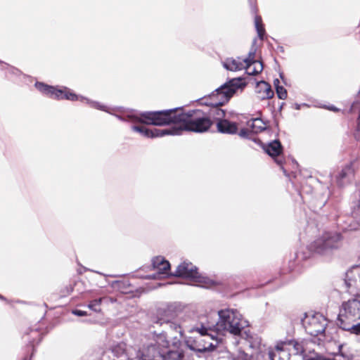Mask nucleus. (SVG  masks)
<instances>
[{
	"mask_svg": "<svg viewBox=\"0 0 360 360\" xmlns=\"http://www.w3.org/2000/svg\"><path fill=\"white\" fill-rule=\"evenodd\" d=\"M134 122L147 125L165 126L175 124L172 127L173 135L180 134L183 131L202 133L207 131L213 122L201 110L184 112L182 109L147 111L138 115L130 116Z\"/></svg>",
	"mask_w": 360,
	"mask_h": 360,
	"instance_id": "obj_1",
	"label": "nucleus"
},
{
	"mask_svg": "<svg viewBox=\"0 0 360 360\" xmlns=\"http://www.w3.org/2000/svg\"><path fill=\"white\" fill-rule=\"evenodd\" d=\"M182 342L177 337L170 340L165 333L155 336V343L144 345L139 351L141 360H183Z\"/></svg>",
	"mask_w": 360,
	"mask_h": 360,
	"instance_id": "obj_2",
	"label": "nucleus"
},
{
	"mask_svg": "<svg viewBox=\"0 0 360 360\" xmlns=\"http://www.w3.org/2000/svg\"><path fill=\"white\" fill-rule=\"evenodd\" d=\"M243 84L240 78H234L217 89L208 97L210 101L206 105L211 106L207 116L214 122H219L224 119L226 111L220 107L226 103L236 91Z\"/></svg>",
	"mask_w": 360,
	"mask_h": 360,
	"instance_id": "obj_3",
	"label": "nucleus"
},
{
	"mask_svg": "<svg viewBox=\"0 0 360 360\" xmlns=\"http://www.w3.org/2000/svg\"><path fill=\"white\" fill-rule=\"evenodd\" d=\"M219 329L227 331L233 335H240L246 321L243 320L242 315L236 309H225L219 311Z\"/></svg>",
	"mask_w": 360,
	"mask_h": 360,
	"instance_id": "obj_4",
	"label": "nucleus"
},
{
	"mask_svg": "<svg viewBox=\"0 0 360 360\" xmlns=\"http://www.w3.org/2000/svg\"><path fill=\"white\" fill-rule=\"evenodd\" d=\"M193 330L197 331L198 334L190 336L186 340V345L191 349L203 353L213 351L215 349V346L211 342V340H213V337L207 333V329L205 327L202 326L191 330V331Z\"/></svg>",
	"mask_w": 360,
	"mask_h": 360,
	"instance_id": "obj_5",
	"label": "nucleus"
},
{
	"mask_svg": "<svg viewBox=\"0 0 360 360\" xmlns=\"http://www.w3.org/2000/svg\"><path fill=\"white\" fill-rule=\"evenodd\" d=\"M342 239L340 233L324 232L311 243V248L317 253L323 254L328 250L339 248Z\"/></svg>",
	"mask_w": 360,
	"mask_h": 360,
	"instance_id": "obj_6",
	"label": "nucleus"
},
{
	"mask_svg": "<svg viewBox=\"0 0 360 360\" xmlns=\"http://www.w3.org/2000/svg\"><path fill=\"white\" fill-rule=\"evenodd\" d=\"M338 321V323H345V326L360 321V300L352 299L343 302Z\"/></svg>",
	"mask_w": 360,
	"mask_h": 360,
	"instance_id": "obj_7",
	"label": "nucleus"
},
{
	"mask_svg": "<svg viewBox=\"0 0 360 360\" xmlns=\"http://www.w3.org/2000/svg\"><path fill=\"white\" fill-rule=\"evenodd\" d=\"M35 86L40 92L51 98L57 100L66 99L72 101L78 100V96L65 86H49L42 82H37Z\"/></svg>",
	"mask_w": 360,
	"mask_h": 360,
	"instance_id": "obj_8",
	"label": "nucleus"
},
{
	"mask_svg": "<svg viewBox=\"0 0 360 360\" xmlns=\"http://www.w3.org/2000/svg\"><path fill=\"white\" fill-rule=\"evenodd\" d=\"M303 325L306 332L311 336H326L325 333L328 320L323 315L316 314L311 316H307L303 320Z\"/></svg>",
	"mask_w": 360,
	"mask_h": 360,
	"instance_id": "obj_9",
	"label": "nucleus"
},
{
	"mask_svg": "<svg viewBox=\"0 0 360 360\" xmlns=\"http://www.w3.org/2000/svg\"><path fill=\"white\" fill-rule=\"evenodd\" d=\"M291 347L295 350V354L300 352L301 346L297 342L294 340L281 342L276 346L274 350L269 352V358L271 360H289L290 356L289 351Z\"/></svg>",
	"mask_w": 360,
	"mask_h": 360,
	"instance_id": "obj_10",
	"label": "nucleus"
},
{
	"mask_svg": "<svg viewBox=\"0 0 360 360\" xmlns=\"http://www.w3.org/2000/svg\"><path fill=\"white\" fill-rule=\"evenodd\" d=\"M171 275L175 277L190 279L195 282H205V278L200 275L198 268L191 262L186 261H184L179 264L176 271Z\"/></svg>",
	"mask_w": 360,
	"mask_h": 360,
	"instance_id": "obj_11",
	"label": "nucleus"
},
{
	"mask_svg": "<svg viewBox=\"0 0 360 360\" xmlns=\"http://www.w3.org/2000/svg\"><path fill=\"white\" fill-rule=\"evenodd\" d=\"M345 283L349 294L355 297L360 296V271L359 269H352L347 272Z\"/></svg>",
	"mask_w": 360,
	"mask_h": 360,
	"instance_id": "obj_12",
	"label": "nucleus"
},
{
	"mask_svg": "<svg viewBox=\"0 0 360 360\" xmlns=\"http://www.w3.org/2000/svg\"><path fill=\"white\" fill-rule=\"evenodd\" d=\"M264 149L269 156L274 159L277 165L283 166L285 163L284 158L281 157V155L283 154V146L278 140L270 142L265 146Z\"/></svg>",
	"mask_w": 360,
	"mask_h": 360,
	"instance_id": "obj_13",
	"label": "nucleus"
},
{
	"mask_svg": "<svg viewBox=\"0 0 360 360\" xmlns=\"http://www.w3.org/2000/svg\"><path fill=\"white\" fill-rule=\"evenodd\" d=\"M355 171L352 162L346 165L336 176V183L338 186L343 187L351 183L354 177Z\"/></svg>",
	"mask_w": 360,
	"mask_h": 360,
	"instance_id": "obj_14",
	"label": "nucleus"
},
{
	"mask_svg": "<svg viewBox=\"0 0 360 360\" xmlns=\"http://www.w3.org/2000/svg\"><path fill=\"white\" fill-rule=\"evenodd\" d=\"M245 60L248 62L245 63L244 69H245V71L248 75H257L262 72L263 70V64L259 60L255 59V51L250 52L248 57L245 58Z\"/></svg>",
	"mask_w": 360,
	"mask_h": 360,
	"instance_id": "obj_15",
	"label": "nucleus"
},
{
	"mask_svg": "<svg viewBox=\"0 0 360 360\" xmlns=\"http://www.w3.org/2000/svg\"><path fill=\"white\" fill-rule=\"evenodd\" d=\"M175 316V312L170 308L160 309L158 310L157 316L153 318V322L160 325L164 323H170Z\"/></svg>",
	"mask_w": 360,
	"mask_h": 360,
	"instance_id": "obj_16",
	"label": "nucleus"
},
{
	"mask_svg": "<svg viewBox=\"0 0 360 360\" xmlns=\"http://www.w3.org/2000/svg\"><path fill=\"white\" fill-rule=\"evenodd\" d=\"M152 269L159 274H167L170 270L169 262L162 256H157L152 259Z\"/></svg>",
	"mask_w": 360,
	"mask_h": 360,
	"instance_id": "obj_17",
	"label": "nucleus"
},
{
	"mask_svg": "<svg viewBox=\"0 0 360 360\" xmlns=\"http://www.w3.org/2000/svg\"><path fill=\"white\" fill-rule=\"evenodd\" d=\"M217 129L222 134H235L238 132V127L236 122H230L226 119H224L217 122Z\"/></svg>",
	"mask_w": 360,
	"mask_h": 360,
	"instance_id": "obj_18",
	"label": "nucleus"
},
{
	"mask_svg": "<svg viewBox=\"0 0 360 360\" xmlns=\"http://www.w3.org/2000/svg\"><path fill=\"white\" fill-rule=\"evenodd\" d=\"M248 61L245 60V58H227L224 62V67L231 71H238L244 69V67L245 66V63Z\"/></svg>",
	"mask_w": 360,
	"mask_h": 360,
	"instance_id": "obj_19",
	"label": "nucleus"
},
{
	"mask_svg": "<svg viewBox=\"0 0 360 360\" xmlns=\"http://www.w3.org/2000/svg\"><path fill=\"white\" fill-rule=\"evenodd\" d=\"M169 134L173 135L172 128L171 129H150L146 128L143 133V135L147 138L161 137Z\"/></svg>",
	"mask_w": 360,
	"mask_h": 360,
	"instance_id": "obj_20",
	"label": "nucleus"
},
{
	"mask_svg": "<svg viewBox=\"0 0 360 360\" xmlns=\"http://www.w3.org/2000/svg\"><path fill=\"white\" fill-rule=\"evenodd\" d=\"M248 125L250 127L251 131L255 134L260 133L266 128L265 122L260 118L250 120L248 122Z\"/></svg>",
	"mask_w": 360,
	"mask_h": 360,
	"instance_id": "obj_21",
	"label": "nucleus"
},
{
	"mask_svg": "<svg viewBox=\"0 0 360 360\" xmlns=\"http://www.w3.org/2000/svg\"><path fill=\"white\" fill-rule=\"evenodd\" d=\"M255 25L259 38L261 40H263L266 34V31L262 22V17L260 15H256L255 18Z\"/></svg>",
	"mask_w": 360,
	"mask_h": 360,
	"instance_id": "obj_22",
	"label": "nucleus"
},
{
	"mask_svg": "<svg viewBox=\"0 0 360 360\" xmlns=\"http://www.w3.org/2000/svg\"><path fill=\"white\" fill-rule=\"evenodd\" d=\"M110 298L107 297H100L91 301L89 304V308L96 312L101 311V304L104 301H108Z\"/></svg>",
	"mask_w": 360,
	"mask_h": 360,
	"instance_id": "obj_23",
	"label": "nucleus"
},
{
	"mask_svg": "<svg viewBox=\"0 0 360 360\" xmlns=\"http://www.w3.org/2000/svg\"><path fill=\"white\" fill-rule=\"evenodd\" d=\"M340 328L345 330L349 331L356 335H360V322L358 323H352L349 326H345V323H338Z\"/></svg>",
	"mask_w": 360,
	"mask_h": 360,
	"instance_id": "obj_24",
	"label": "nucleus"
},
{
	"mask_svg": "<svg viewBox=\"0 0 360 360\" xmlns=\"http://www.w3.org/2000/svg\"><path fill=\"white\" fill-rule=\"evenodd\" d=\"M279 83H280V82L278 79H276L274 81V85L276 86V94H277L278 97L280 99L284 100L287 98L288 93H287L286 89L283 86L278 85Z\"/></svg>",
	"mask_w": 360,
	"mask_h": 360,
	"instance_id": "obj_25",
	"label": "nucleus"
},
{
	"mask_svg": "<svg viewBox=\"0 0 360 360\" xmlns=\"http://www.w3.org/2000/svg\"><path fill=\"white\" fill-rule=\"evenodd\" d=\"M259 85L264 91L265 95L264 96V98H271L274 96V91H272L271 86L267 82H262Z\"/></svg>",
	"mask_w": 360,
	"mask_h": 360,
	"instance_id": "obj_26",
	"label": "nucleus"
},
{
	"mask_svg": "<svg viewBox=\"0 0 360 360\" xmlns=\"http://www.w3.org/2000/svg\"><path fill=\"white\" fill-rule=\"evenodd\" d=\"M353 218L360 224V191H359V200L357 205L354 207L352 212Z\"/></svg>",
	"mask_w": 360,
	"mask_h": 360,
	"instance_id": "obj_27",
	"label": "nucleus"
},
{
	"mask_svg": "<svg viewBox=\"0 0 360 360\" xmlns=\"http://www.w3.org/2000/svg\"><path fill=\"white\" fill-rule=\"evenodd\" d=\"M119 289L124 294L130 293L133 291L132 289L130 288V284L128 281H122L119 283Z\"/></svg>",
	"mask_w": 360,
	"mask_h": 360,
	"instance_id": "obj_28",
	"label": "nucleus"
},
{
	"mask_svg": "<svg viewBox=\"0 0 360 360\" xmlns=\"http://www.w3.org/2000/svg\"><path fill=\"white\" fill-rule=\"evenodd\" d=\"M251 132V130L248 129H241L239 131V136L243 138H248Z\"/></svg>",
	"mask_w": 360,
	"mask_h": 360,
	"instance_id": "obj_29",
	"label": "nucleus"
},
{
	"mask_svg": "<svg viewBox=\"0 0 360 360\" xmlns=\"http://www.w3.org/2000/svg\"><path fill=\"white\" fill-rule=\"evenodd\" d=\"M146 127L144 126H133L132 129L143 134Z\"/></svg>",
	"mask_w": 360,
	"mask_h": 360,
	"instance_id": "obj_30",
	"label": "nucleus"
},
{
	"mask_svg": "<svg viewBox=\"0 0 360 360\" xmlns=\"http://www.w3.org/2000/svg\"><path fill=\"white\" fill-rule=\"evenodd\" d=\"M73 313L78 316H85L86 315V312L82 310H75Z\"/></svg>",
	"mask_w": 360,
	"mask_h": 360,
	"instance_id": "obj_31",
	"label": "nucleus"
},
{
	"mask_svg": "<svg viewBox=\"0 0 360 360\" xmlns=\"http://www.w3.org/2000/svg\"><path fill=\"white\" fill-rule=\"evenodd\" d=\"M356 137L357 139H360V122H357V126H356Z\"/></svg>",
	"mask_w": 360,
	"mask_h": 360,
	"instance_id": "obj_32",
	"label": "nucleus"
},
{
	"mask_svg": "<svg viewBox=\"0 0 360 360\" xmlns=\"http://www.w3.org/2000/svg\"><path fill=\"white\" fill-rule=\"evenodd\" d=\"M328 109L335 112L340 111V110L335 106H330L328 108Z\"/></svg>",
	"mask_w": 360,
	"mask_h": 360,
	"instance_id": "obj_33",
	"label": "nucleus"
},
{
	"mask_svg": "<svg viewBox=\"0 0 360 360\" xmlns=\"http://www.w3.org/2000/svg\"><path fill=\"white\" fill-rule=\"evenodd\" d=\"M175 329L180 333V335H182V330L180 326H175Z\"/></svg>",
	"mask_w": 360,
	"mask_h": 360,
	"instance_id": "obj_34",
	"label": "nucleus"
},
{
	"mask_svg": "<svg viewBox=\"0 0 360 360\" xmlns=\"http://www.w3.org/2000/svg\"><path fill=\"white\" fill-rule=\"evenodd\" d=\"M31 333H33L35 336L39 337L40 333L38 330H31Z\"/></svg>",
	"mask_w": 360,
	"mask_h": 360,
	"instance_id": "obj_35",
	"label": "nucleus"
},
{
	"mask_svg": "<svg viewBox=\"0 0 360 360\" xmlns=\"http://www.w3.org/2000/svg\"><path fill=\"white\" fill-rule=\"evenodd\" d=\"M252 10H253V13H255V14H256V13H257V11H258V9H257V6H255V5H254V6H252Z\"/></svg>",
	"mask_w": 360,
	"mask_h": 360,
	"instance_id": "obj_36",
	"label": "nucleus"
}]
</instances>
